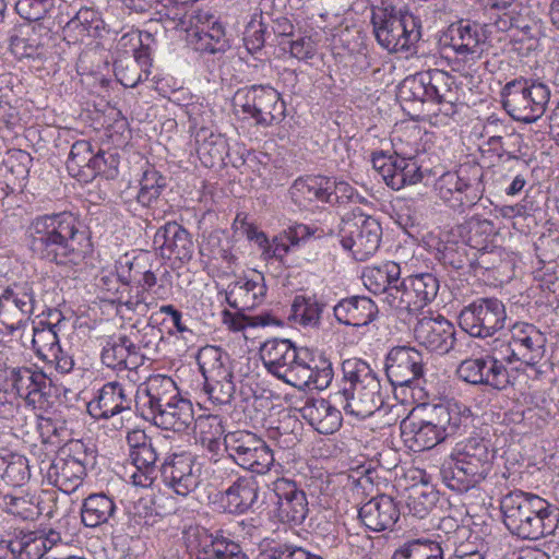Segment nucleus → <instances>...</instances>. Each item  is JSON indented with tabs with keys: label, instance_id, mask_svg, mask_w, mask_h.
<instances>
[{
	"label": "nucleus",
	"instance_id": "nucleus-1",
	"mask_svg": "<svg viewBox=\"0 0 559 559\" xmlns=\"http://www.w3.org/2000/svg\"><path fill=\"white\" fill-rule=\"evenodd\" d=\"M26 233L31 251L48 263L78 265L91 250L79 217L68 211L35 216Z\"/></svg>",
	"mask_w": 559,
	"mask_h": 559
},
{
	"label": "nucleus",
	"instance_id": "nucleus-2",
	"mask_svg": "<svg viewBox=\"0 0 559 559\" xmlns=\"http://www.w3.org/2000/svg\"><path fill=\"white\" fill-rule=\"evenodd\" d=\"M344 388L332 395V402L346 414L365 419L379 411L384 394L378 373L359 358H348L342 364Z\"/></svg>",
	"mask_w": 559,
	"mask_h": 559
},
{
	"label": "nucleus",
	"instance_id": "nucleus-3",
	"mask_svg": "<svg viewBox=\"0 0 559 559\" xmlns=\"http://www.w3.org/2000/svg\"><path fill=\"white\" fill-rule=\"evenodd\" d=\"M462 426V409L456 403L438 404L425 417L409 415L400 424L401 437L414 452L430 450L454 436Z\"/></svg>",
	"mask_w": 559,
	"mask_h": 559
},
{
	"label": "nucleus",
	"instance_id": "nucleus-4",
	"mask_svg": "<svg viewBox=\"0 0 559 559\" xmlns=\"http://www.w3.org/2000/svg\"><path fill=\"white\" fill-rule=\"evenodd\" d=\"M371 23L378 44L389 52L407 51L420 38L418 19L392 5L374 11Z\"/></svg>",
	"mask_w": 559,
	"mask_h": 559
},
{
	"label": "nucleus",
	"instance_id": "nucleus-5",
	"mask_svg": "<svg viewBox=\"0 0 559 559\" xmlns=\"http://www.w3.org/2000/svg\"><path fill=\"white\" fill-rule=\"evenodd\" d=\"M224 445L227 456L215 460V465L218 468L227 467L228 464H237L245 469L263 474L274 463L273 451L267 443L250 431L228 432L224 437Z\"/></svg>",
	"mask_w": 559,
	"mask_h": 559
},
{
	"label": "nucleus",
	"instance_id": "nucleus-6",
	"mask_svg": "<svg viewBox=\"0 0 559 559\" xmlns=\"http://www.w3.org/2000/svg\"><path fill=\"white\" fill-rule=\"evenodd\" d=\"M402 104L459 100L455 81L448 72L430 69L405 78L397 87Z\"/></svg>",
	"mask_w": 559,
	"mask_h": 559
},
{
	"label": "nucleus",
	"instance_id": "nucleus-7",
	"mask_svg": "<svg viewBox=\"0 0 559 559\" xmlns=\"http://www.w3.org/2000/svg\"><path fill=\"white\" fill-rule=\"evenodd\" d=\"M550 91L543 83H528L526 80H513L500 92L503 109L514 120L525 123L539 119L549 103Z\"/></svg>",
	"mask_w": 559,
	"mask_h": 559
},
{
	"label": "nucleus",
	"instance_id": "nucleus-8",
	"mask_svg": "<svg viewBox=\"0 0 559 559\" xmlns=\"http://www.w3.org/2000/svg\"><path fill=\"white\" fill-rule=\"evenodd\" d=\"M197 359L209 399L216 405L229 404L236 386L228 355L218 347L206 346L199 350Z\"/></svg>",
	"mask_w": 559,
	"mask_h": 559
},
{
	"label": "nucleus",
	"instance_id": "nucleus-9",
	"mask_svg": "<svg viewBox=\"0 0 559 559\" xmlns=\"http://www.w3.org/2000/svg\"><path fill=\"white\" fill-rule=\"evenodd\" d=\"M308 353V348L297 347L286 338L269 340L261 347V357L266 370L288 384L304 382L308 372L305 368Z\"/></svg>",
	"mask_w": 559,
	"mask_h": 559
},
{
	"label": "nucleus",
	"instance_id": "nucleus-10",
	"mask_svg": "<svg viewBox=\"0 0 559 559\" xmlns=\"http://www.w3.org/2000/svg\"><path fill=\"white\" fill-rule=\"evenodd\" d=\"M234 105L264 128L278 124L286 117V104L271 85L239 88L234 96Z\"/></svg>",
	"mask_w": 559,
	"mask_h": 559
},
{
	"label": "nucleus",
	"instance_id": "nucleus-11",
	"mask_svg": "<svg viewBox=\"0 0 559 559\" xmlns=\"http://www.w3.org/2000/svg\"><path fill=\"white\" fill-rule=\"evenodd\" d=\"M475 178L472 180L464 176L465 168L442 174L435 183L440 199L455 211L476 206L485 192L484 174L477 167H471Z\"/></svg>",
	"mask_w": 559,
	"mask_h": 559
},
{
	"label": "nucleus",
	"instance_id": "nucleus-12",
	"mask_svg": "<svg viewBox=\"0 0 559 559\" xmlns=\"http://www.w3.org/2000/svg\"><path fill=\"white\" fill-rule=\"evenodd\" d=\"M269 489L277 521L290 527L302 525L310 512L302 486L290 478L280 477L269 485Z\"/></svg>",
	"mask_w": 559,
	"mask_h": 559
},
{
	"label": "nucleus",
	"instance_id": "nucleus-13",
	"mask_svg": "<svg viewBox=\"0 0 559 559\" xmlns=\"http://www.w3.org/2000/svg\"><path fill=\"white\" fill-rule=\"evenodd\" d=\"M340 237L344 249L352 251L356 260L365 261L379 249L382 227L374 217L358 214L342 221Z\"/></svg>",
	"mask_w": 559,
	"mask_h": 559
},
{
	"label": "nucleus",
	"instance_id": "nucleus-14",
	"mask_svg": "<svg viewBox=\"0 0 559 559\" xmlns=\"http://www.w3.org/2000/svg\"><path fill=\"white\" fill-rule=\"evenodd\" d=\"M87 454L81 441H73L50 464L47 477L50 484L66 493H72L86 475Z\"/></svg>",
	"mask_w": 559,
	"mask_h": 559
},
{
	"label": "nucleus",
	"instance_id": "nucleus-15",
	"mask_svg": "<svg viewBox=\"0 0 559 559\" xmlns=\"http://www.w3.org/2000/svg\"><path fill=\"white\" fill-rule=\"evenodd\" d=\"M35 306L33 285L28 282L13 283L0 295V322L13 334L29 321Z\"/></svg>",
	"mask_w": 559,
	"mask_h": 559
},
{
	"label": "nucleus",
	"instance_id": "nucleus-16",
	"mask_svg": "<svg viewBox=\"0 0 559 559\" xmlns=\"http://www.w3.org/2000/svg\"><path fill=\"white\" fill-rule=\"evenodd\" d=\"M397 297H393V309L415 313L432 302L440 288L439 280L431 273H419L399 282Z\"/></svg>",
	"mask_w": 559,
	"mask_h": 559
},
{
	"label": "nucleus",
	"instance_id": "nucleus-17",
	"mask_svg": "<svg viewBox=\"0 0 559 559\" xmlns=\"http://www.w3.org/2000/svg\"><path fill=\"white\" fill-rule=\"evenodd\" d=\"M176 28L187 33V43L201 53L224 52L229 48L225 29L217 21L204 23L199 16L183 15L176 23Z\"/></svg>",
	"mask_w": 559,
	"mask_h": 559
},
{
	"label": "nucleus",
	"instance_id": "nucleus-18",
	"mask_svg": "<svg viewBox=\"0 0 559 559\" xmlns=\"http://www.w3.org/2000/svg\"><path fill=\"white\" fill-rule=\"evenodd\" d=\"M164 485L176 495L187 497L200 485L201 471L188 453H174L165 459L159 467Z\"/></svg>",
	"mask_w": 559,
	"mask_h": 559
},
{
	"label": "nucleus",
	"instance_id": "nucleus-19",
	"mask_svg": "<svg viewBox=\"0 0 559 559\" xmlns=\"http://www.w3.org/2000/svg\"><path fill=\"white\" fill-rule=\"evenodd\" d=\"M414 336L419 345L440 355L456 352L460 345L454 325L441 314L420 318L415 324Z\"/></svg>",
	"mask_w": 559,
	"mask_h": 559
},
{
	"label": "nucleus",
	"instance_id": "nucleus-20",
	"mask_svg": "<svg viewBox=\"0 0 559 559\" xmlns=\"http://www.w3.org/2000/svg\"><path fill=\"white\" fill-rule=\"evenodd\" d=\"M423 354L415 347H393L385 358V373L393 386H411L424 377Z\"/></svg>",
	"mask_w": 559,
	"mask_h": 559
},
{
	"label": "nucleus",
	"instance_id": "nucleus-21",
	"mask_svg": "<svg viewBox=\"0 0 559 559\" xmlns=\"http://www.w3.org/2000/svg\"><path fill=\"white\" fill-rule=\"evenodd\" d=\"M179 397V390L175 381L164 374L151 376L138 391V403L140 404L142 416L152 421Z\"/></svg>",
	"mask_w": 559,
	"mask_h": 559
},
{
	"label": "nucleus",
	"instance_id": "nucleus-22",
	"mask_svg": "<svg viewBox=\"0 0 559 559\" xmlns=\"http://www.w3.org/2000/svg\"><path fill=\"white\" fill-rule=\"evenodd\" d=\"M188 538L195 559H248L239 544L204 527H197Z\"/></svg>",
	"mask_w": 559,
	"mask_h": 559
},
{
	"label": "nucleus",
	"instance_id": "nucleus-23",
	"mask_svg": "<svg viewBox=\"0 0 559 559\" xmlns=\"http://www.w3.org/2000/svg\"><path fill=\"white\" fill-rule=\"evenodd\" d=\"M153 243L163 258H174L186 262L193 257L194 245L191 236L176 222H168L159 227L155 233Z\"/></svg>",
	"mask_w": 559,
	"mask_h": 559
},
{
	"label": "nucleus",
	"instance_id": "nucleus-24",
	"mask_svg": "<svg viewBox=\"0 0 559 559\" xmlns=\"http://www.w3.org/2000/svg\"><path fill=\"white\" fill-rule=\"evenodd\" d=\"M132 400L118 381L105 383L87 403V413L95 419H109L131 409Z\"/></svg>",
	"mask_w": 559,
	"mask_h": 559
},
{
	"label": "nucleus",
	"instance_id": "nucleus-25",
	"mask_svg": "<svg viewBox=\"0 0 559 559\" xmlns=\"http://www.w3.org/2000/svg\"><path fill=\"white\" fill-rule=\"evenodd\" d=\"M401 266L394 261L367 267L362 273L364 285L374 295H382V301L393 309V297H397L401 282Z\"/></svg>",
	"mask_w": 559,
	"mask_h": 559
},
{
	"label": "nucleus",
	"instance_id": "nucleus-26",
	"mask_svg": "<svg viewBox=\"0 0 559 559\" xmlns=\"http://www.w3.org/2000/svg\"><path fill=\"white\" fill-rule=\"evenodd\" d=\"M400 515L397 503L388 495L371 498L358 511L362 524L373 532L392 531Z\"/></svg>",
	"mask_w": 559,
	"mask_h": 559
},
{
	"label": "nucleus",
	"instance_id": "nucleus-27",
	"mask_svg": "<svg viewBox=\"0 0 559 559\" xmlns=\"http://www.w3.org/2000/svg\"><path fill=\"white\" fill-rule=\"evenodd\" d=\"M539 498L536 495L514 491L506 495L500 501V514L506 527L514 535L524 522L538 508Z\"/></svg>",
	"mask_w": 559,
	"mask_h": 559
},
{
	"label": "nucleus",
	"instance_id": "nucleus-28",
	"mask_svg": "<svg viewBox=\"0 0 559 559\" xmlns=\"http://www.w3.org/2000/svg\"><path fill=\"white\" fill-rule=\"evenodd\" d=\"M266 294L264 276L257 273L253 277H240L228 284L226 301L238 311L251 310L260 305Z\"/></svg>",
	"mask_w": 559,
	"mask_h": 559
},
{
	"label": "nucleus",
	"instance_id": "nucleus-29",
	"mask_svg": "<svg viewBox=\"0 0 559 559\" xmlns=\"http://www.w3.org/2000/svg\"><path fill=\"white\" fill-rule=\"evenodd\" d=\"M334 402L324 399H307L299 408L301 417L321 435H331L342 425V414Z\"/></svg>",
	"mask_w": 559,
	"mask_h": 559
},
{
	"label": "nucleus",
	"instance_id": "nucleus-30",
	"mask_svg": "<svg viewBox=\"0 0 559 559\" xmlns=\"http://www.w3.org/2000/svg\"><path fill=\"white\" fill-rule=\"evenodd\" d=\"M330 178L307 176L297 178L289 188V195L300 210H308L313 203L329 204L331 192Z\"/></svg>",
	"mask_w": 559,
	"mask_h": 559
},
{
	"label": "nucleus",
	"instance_id": "nucleus-31",
	"mask_svg": "<svg viewBox=\"0 0 559 559\" xmlns=\"http://www.w3.org/2000/svg\"><path fill=\"white\" fill-rule=\"evenodd\" d=\"M166 186V177L156 169L147 168L143 171L135 200L141 206L152 211L154 219L160 218L165 213L164 207L167 206V201L162 198V192Z\"/></svg>",
	"mask_w": 559,
	"mask_h": 559
},
{
	"label": "nucleus",
	"instance_id": "nucleus-32",
	"mask_svg": "<svg viewBox=\"0 0 559 559\" xmlns=\"http://www.w3.org/2000/svg\"><path fill=\"white\" fill-rule=\"evenodd\" d=\"M335 319L345 325L364 326L378 313L377 305L368 297L352 296L340 300L334 307Z\"/></svg>",
	"mask_w": 559,
	"mask_h": 559
},
{
	"label": "nucleus",
	"instance_id": "nucleus-33",
	"mask_svg": "<svg viewBox=\"0 0 559 559\" xmlns=\"http://www.w3.org/2000/svg\"><path fill=\"white\" fill-rule=\"evenodd\" d=\"M524 522L516 536L523 539L537 540L554 535L559 522V510L548 501L539 498L538 508Z\"/></svg>",
	"mask_w": 559,
	"mask_h": 559
},
{
	"label": "nucleus",
	"instance_id": "nucleus-34",
	"mask_svg": "<svg viewBox=\"0 0 559 559\" xmlns=\"http://www.w3.org/2000/svg\"><path fill=\"white\" fill-rule=\"evenodd\" d=\"M134 348L127 334L111 335L103 346L102 362L111 369H136L139 367V356H135Z\"/></svg>",
	"mask_w": 559,
	"mask_h": 559
},
{
	"label": "nucleus",
	"instance_id": "nucleus-35",
	"mask_svg": "<svg viewBox=\"0 0 559 559\" xmlns=\"http://www.w3.org/2000/svg\"><path fill=\"white\" fill-rule=\"evenodd\" d=\"M10 380L16 394L33 404L38 402L49 388L48 378L38 368H11Z\"/></svg>",
	"mask_w": 559,
	"mask_h": 559
},
{
	"label": "nucleus",
	"instance_id": "nucleus-36",
	"mask_svg": "<svg viewBox=\"0 0 559 559\" xmlns=\"http://www.w3.org/2000/svg\"><path fill=\"white\" fill-rule=\"evenodd\" d=\"M474 429L478 432H473L456 455L486 479L489 473V430L484 427Z\"/></svg>",
	"mask_w": 559,
	"mask_h": 559
},
{
	"label": "nucleus",
	"instance_id": "nucleus-37",
	"mask_svg": "<svg viewBox=\"0 0 559 559\" xmlns=\"http://www.w3.org/2000/svg\"><path fill=\"white\" fill-rule=\"evenodd\" d=\"M259 486L253 477H237L225 490L223 502L225 509L233 514H242L258 502Z\"/></svg>",
	"mask_w": 559,
	"mask_h": 559
},
{
	"label": "nucleus",
	"instance_id": "nucleus-38",
	"mask_svg": "<svg viewBox=\"0 0 559 559\" xmlns=\"http://www.w3.org/2000/svg\"><path fill=\"white\" fill-rule=\"evenodd\" d=\"M440 477L448 488L456 492H465L485 480L478 476L477 469L463 463L457 455H451L443 461Z\"/></svg>",
	"mask_w": 559,
	"mask_h": 559
},
{
	"label": "nucleus",
	"instance_id": "nucleus-39",
	"mask_svg": "<svg viewBox=\"0 0 559 559\" xmlns=\"http://www.w3.org/2000/svg\"><path fill=\"white\" fill-rule=\"evenodd\" d=\"M197 153L201 163L206 167L227 164L229 158L228 143L224 135L209 128L201 127L195 132Z\"/></svg>",
	"mask_w": 559,
	"mask_h": 559
},
{
	"label": "nucleus",
	"instance_id": "nucleus-40",
	"mask_svg": "<svg viewBox=\"0 0 559 559\" xmlns=\"http://www.w3.org/2000/svg\"><path fill=\"white\" fill-rule=\"evenodd\" d=\"M118 507L112 497L103 492L92 493L84 499L81 518L87 527L112 524L117 520Z\"/></svg>",
	"mask_w": 559,
	"mask_h": 559
},
{
	"label": "nucleus",
	"instance_id": "nucleus-41",
	"mask_svg": "<svg viewBox=\"0 0 559 559\" xmlns=\"http://www.w3.org/2000/svg\"><path fill=\"white\" fill-rule=\"evenodd\" d=\"M153 424L165 430L187 431L194 424V409L191 401L180 396L159 413Z\"/></svg>",
	"mask_w": 559,
	"mask_h": 559
},
{
	"label": "nucleus",
	"instance_id": "nucleus-42",
	"mask_svg": "<svg viewBox=\"0 0 559 559\" xmlns=\"http://www.w3.org/2000/svg\"><path fill=\"white\" fill-rule=\"evenodd\" d=\"M129 456L136 468L130 476L131 483L142 488L151 487L159 472V468L156 466L158 452L154 443L151 442L145 447L139 448V450L133 451Z\"/></svg>",
	"mask_w": 559,
	"mask_h": 559
},
{
	"label": "nucleus",
	"instance_id": "nucleus-43",
	"mask_svg": "<svg viewBox=\"0 0 559 559\" xmlns=\"http://www.w3.org/2000/svg\"><path fill=\"white\" fill-rule=\"evenodd\" d=\"M488 314L489 298L475 300L461 311L460 326L472 337L486 338L489 336Z\"/></svg>",
	"mask_w": 559,
	"mask_h": 559
},
{
	"label": "nucleus",
	"instance_id": "nucleus-44",
	"mask_svg": "<svg viewBox=\"0 0 559 559\" xmlns=\"http://www.w3.org/2000/svg\"><path fill=\"white\" fill-rule=\"evenodd\" d=\"M48 537L37 532L17 531L8 543V549L19 559H41L49 549Z\"/></svg>",
	"mask_w": 559,
	"mask_h": 559
},
{
	"label": "nucleus",
	"instance_id": "nucleus-45",
	"mask_svg": "<svg viewBox=\"0 0 559 559\" xmlns=\"http://www.w3.org/2000/svg\"><path fill=\"white\" fill-rule=\"evenodd\" d=\"M545 344L546 337L532 324L522 326L515 335L516 354L528 366H535L544 357Z\"/></svg>",
	"mask_w": 559,
	"mask_h": 559
},
{
	"label": "nucleus",
	"instance_id": "nucleus-46",
	"mask_svg": "<svg viewBox=\"0 0 559 559\" xmlns=\"http://www.w3.org/2000/svg\"><path fill=\"white\" fill-rule=\"evenodd\" d=\"M104 27V21L99 13L91 8H81L76 14L66 24L63 32L82 40L84 37H97Z\"/></svg>",
	"mask_w": 559,
	"mask_h": 559
},
{
	"label": "nucleus",
	"instance_id": "nucleus-47",
	"mask_svg": "<svg viewBox=\"0 0 559 559\" xmlns=\"http://www.w3.org/2000/svg\"><path fill=\"white\" fill-rule=\"evenodd\" d=\"M326 304L313 296H295L289 319L305 328H319Z\"/></svg>",
	"mask_w": 559,
	"mask_h": 559
},
{
	"label": "nucleus",
	"instance_id": "nucleus-48",
	"mask_svg": "<svg viewBox=\"0 0 559 559\" xmlns=\"http://www.w3.org/2000/svg\"><path fill=\"white\" fill-rule=\"evenodd\" d=\"M130 342L134 345L135 356H139V366L147 356L155 355L158 352L160 342L163 341V331L150 323L139 328L138 324L132 325L130 333L127 334Z\"/></svg>",
	"mask_w": 559,
	"mask_h": 559
},
{
	"label": "nucleus",
	"instance_id": "nucleus-49",
	"mask_svg": "<svg viewBox=\"0 0 559 559\" xmlns=\"http://www.w3.org/2000/svg\"><path fill=\"white\" fill-rule=\"evenodd\" d=\"M456 33L457 37H452L455 51L460 55H469L471 59L480 58L487 39L483 27L477 23L461 25Z\"/></svg>",
	"mask_w": 559,
	"mask_h": 559
},
{
	"label": "nucleus",
	"instance_id": "nucleus-50",
	"mask_svg": "<svg viewBox=\"0 0 559 559\" xmlns=\"http://www.w3.org/2000/svg\"><path fill=\"white\" fill-rule=\"evenodd\" d=\"M306 360L307 364L305 368L308 369V372L307 377L304 379V382H292L290 385L295 388H309L313 385V388L318 390L326 389L333 379V368L331 361L322 356L316 359L310 350L308 353V359Z\"/></svg>",
	"mask_w": 559,
	"mask_h": 559
},
{
	"label": "nucleus",
	"instance_id": "nucleus-51",
	"mask_svg": "<svg viewBox=\"0 0 559 559\" xmlns=\"http://www.w3.org/2000/svg\"><path fill=\"white\" fill-rule=\"evenodd\" d=\"M392 559H443V550L438 542L413 539L396 549Z\"/></svg>",
	"mask_w": 559,
	"mask_h": 559
},
{
	"label": "nucleus",
	"instance_id": "nucleus-52",
	"mask_svg": "<svg viewBox=\"0 0 559 559\" xmlns=\"http://www.w3.org/2000/svg\"><path fill=\"white\" fill-rule=\"evenodd\" d=\"M33 348L36 355L43 359H56V354L59 353V337L56 332V325L39 323L34 328Z\"/></svg>",
	"mask_w": 559,
	"mask_h": 559
},
{
	"label": "nucleus",
	"instance_id": "nucleus-53",
	"mask_svg": "<svg viewBox=\"0 0 559 559\" xmlns=\"http://www.w3.org/2000/svg\"><path fill=\"white\" fill-rule=\"evenodd\" d=\"M439 500L438 492L427 486H413L408 489L406 507L418 519L426 518Z\"/></svg>",
	"mask_w": 559,
	"mask_h": 559
},
{
	"label": "nucleus",
	"instance_id": "nucleus-54",
	"mask_svg": "<svg viewBox=\"0 0 559 559\" xmlns=\"http://www.w3.org/2000/svg\"><path fill=\"white\" fill-rule=\"evenodd\" d=\"M34 27L31 23L15 25L9 33V46L12 53L22 58H33L36 55L37 46L31 38Z\"/></svg>",
	"mask_w": 559,
	"mask_h": 559
},
{
	"label": "nucleus",
	"instance_id": "nucleus-55",
	"mask_svg": "<svg viewBox=\"0 0 559 559\" xmlns=\"http://www.w3.org/2000/svg\"><path fill=\"white\" fill-rule=\"evenodd\" d=\"M464 359L456 369L457 377L473 385H487L489 383V369L487 368V358Z\"/></svg>",
	"mask_w": 559,
	"mask_h": 559
},
{
	"label": "nucleus",
	"instance_id": "nucleus-56",
	"mask_svg": "<svg viewBox=\"0 0 559 559\" xmlns=\"http://www.w3.org/2000/svg\"><path fill=\"white\" fill-rule=\"evenodd\" d=\"M128 266V275L123 273L119 274V280L124 284L135 283L139 287L144 290L151 289L156 284L155 273L145 267V261L141 257L133 258L126 262Z\"/></svg>",
	"mask_w": 559,
	"mask_h": 559
},
{
	"label": "nucleus",
	"instance_id": "nucleus-57",
	"mask_svg": "<svg viewBox=\"0 0 559 559\" xmlns=\"http://www.w3.org/2000/svg\"><path fill=\"white\" fill-rule=\"evenodd\" d=\"M467 225L469 247L479 253V258L486 255L489 247V221L481 214L475 213Z\"/></svg>",
	"mask_w": 559,
	"mask_h": 559
},
{
	"label": "nucleus",
	"instance_id": "nucleus-58",
	"mask_svg": "<svg viewBox=\"0 0 559 559\" xmlns=\"http://www.w3.org/2000/svg\"><path fill=\"white\" fill-rule=\"evenodd\" d=\"M522 166L519 156L507 153L506 157L502 153H497V160H491V177L496 187L503 186L504 181L510 179Z\"/></svg>",
	"mask_w": 559,
	"mask_h": 559
},
{
	"label": "nucleus",
	"instance_id": "nucleus-59",
	"mask_svg": "<svg viewBox=\"0 0 559 559\" xmlns=\"http://www.w3.org/2000/svg\"><path fill=\"white\" fill-rule=\"evenodd\" d=\"M93 157L94 152L90 142L85 140L74 142L67 160L69 173L78 175L81 168L87 167L91 169Z\"/></svg>",
	"mask_w": 559,
	"mask_h": 559
},
{
	"label": "nucleus",
	"instance_id": "nucleus-60",
	"mask_svg": "<svg viewBox=\"0 0 559 559\" xmlns=\"http://www.w3.org/2000/svg\"><path fill=\"white\" fill-rule=\"evenodd\" d=\"M515 343V334L511 331L502 332L491 341V362L503 364L512 362L518 359L516 347H512Z\"/></svg>",
	"mask_w": 559,
	"mask_h": 559
},
{
	"label": "nucleus",
	"instance_id": "nucleus-61",
	"mask_svg": "<svg viewBox=\"0 0 559 559\" xmlns=\"http://www.w3.org/2000/svg\"><path fill=\"white\" fill-rule=\"evenodd\" d=\"M55 7V0H17L15 10L27 23L39 21Z\"/></svg>",
	"mask_w": 559,
	"mask_h": 559
},
{
	"label": "nucleus",
	"instance_id": "nucleus-62",
	"mask_svg": "<svg viewBox=\"0 0 559 559\" xmlns=\"http://www.w3.org/2000/svg\"><path fill=\"white\" fill-rule=\"evenodd\" d=\"M265 35V23L260 19L253 17L248 23L245 31V46L251 53L260 51L266 44Z\"/></svg>",
	"mask_w": 559,
	"mask_h": 559
},
{
	"label": "nucleus",
	"instance_id": "nucleus-63",
	"mask_svg": "<svg viewBox=\"0 0 559 559\" xmlns=\"http://www.w3.org/2000/svg\"><path fill=\"white\" fill-rule=\"evenodd\" d=\"M119 157L116 153L98 152L94 154L91 169L95 175L115 178L118 174Z\"/></svg>",
	"mask_w": 559,
	"mask_h": 559
},
{
	"label": "nucleus",
	"instance_id": "nucleus-64",
	"mask_svg": "<svg viewBox=\"0 0 559 559\" xmlns=\"http://www.w3.org/2000/svg\"><path fill=\"white\" fill-rule=\"evenodd\" d=\"M489 407V396L486 391L476 395L468 407L464 406L463 411L467 412L472 417L474 428H488L487 411Z\"/></svg>",
	"mask_w": 559,
	"mask_h": 559
}]
</instances>
